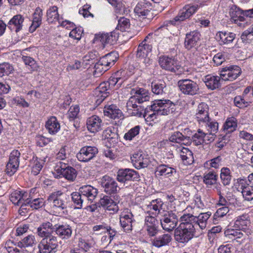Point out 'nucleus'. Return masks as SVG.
Instances as JSON below:
<instances>
[{
    "label": "nucleus",
    "mask_w": 253,
    "mask_h": 253,
    "mask_svg": "<svg viewBox=\"0 0 253 253\" xmlns=\"http://www.w3.org/2000/svg\"><path fill=\"white\" fill-rule=\"evenodd\" d=\"M211 213H201L198 216L184 214L180 217L181 223L174 231L175 240L181 243H186L193 237H198L203 234Z\"/></svg>",
    "instance_id": "nucleus-1"
},
{
    "label": "nucleus",
    "mask_w": 253,
    "mask_h": 253,
    "mask_svg": "<svg viewBox=\"0 0 253 253\" xmlns=\"http://www.w3.org/2000/svg\"><path fill=\"white\" fill-rule=\"evenodd\" d=\"M55 226L48 221L43 222L38 227L37 233L43 238L39 244L40 253H55L57 251L58 242L57 238L53 235Z\"/></svg>",
    "instance_id": "nucleus-2"
},
{
    "label": "nucleus",
    "mask_w": 253,
    "mask_h": 253,
    "mask_svg": "<svg viewBox=\"0 0 253 253\" xmlns=\"http://www.w3.org/2000/svg\"><path fill=\"white\" fill-rule=\"evenodd\" d=\"M241 69L237 66L226 67L222 69L220 76L208 75L205 77V83L209 89L214 90L221 85V79L233 81L241 74Z\"/></svg>",
    "instance_id": "nucleus-3"
},
{
    "label": "nucleus",
    "mask_w": 253,
    "mask_h": 253,
    "mask_svg": "<svg viewBox=\"0 0 253 253\" xmlns=\"http://www.w3.org/2000/svg\"><path fill=\"white\" fill-rule=\"evenodd\" d=\"M175 110V104L169 100H155L153 104L145 108L144 118L153 121L156 116L168 115Z\"/></svg>",
    "instance_id": "nucleus-4"
},
{
    "label": "nucleus",
    "mask_w": 253,
    "mask_h": 253,
    "mask_svg": "<svg viewBox=\"0 0 253 253\" xmlns=\"http://www.w3.org/2000/svg\"><path fill=\"white\" fill-rule=\"evenodd\" d=\"M69 196L61 191H56L50 194L47 201L53 208L59 210L67 209L69 206Z\"/></svg>",
    "instance_id": "nucleus-5"
},
{
    "label": "nucleus",
    "mask_w": 253,
    "mask_h": 253,
    "mask_svg": "<svg viewBox=\"0 0 253 253\" xmlns=\"http://www.w3.org/2000/svg\"><path fill=\"white\" fill-rule=\"evenodd\" d=\"M160 219L162 227L168 232L172 231L178 222V216L172 211H164L161 215Z\"/></svg>",
    "instance_id": "nucleus-6"
},
{
    "label": "nucleus",
    "mask_w": 253,
    "mask_h": 253,
    "mask_svg": "<svg viewBox=\"0 0 253 253\" xmlns=\"http://www.w3.org/2000/svg\"><path fill=\"white\" fill-rule=\"evenodd\" d=\"M151 50L152 46L146 43V39L139 45L136 57L141 67H146L150 65L151 60L147 56Z\"/></svg>",
    "instance_id": "nucleus-7"
},
{
    "label": "nucleus",
    "mask_w": 253,
    "mask_h": 253,
    "mask_svg": "<svg viewBox=\"0 0 253 253\" xmlns=\"http://www.w3.org/2000/svg\"><path fill=\"white\" fill-rule=\"evenodd\" d=\"M248 180L249 183L244 180H240L237 188L246 200L250 201L253 199V173L248 176Z\"/></svg>",
    "instance_id": "nucleus-8"
},
{
    "label": "nucleus",
    "mask_w": 253,
    "mask_h": 253,
    "mask_svg": "<svg viewBox=\"0 0 253 253\" xmlns=\"http://www.w3.org/2000/svg\"><path fill=\"white\" fill-rule=\"evenodd\" d=\"M177 84L180 90L186 95H194L199 90L198 84L191 80H181Z\"/></svg>",
    "instance_id": "nucleus-9"
},
{
    "label": "nucleus",
    "mask_w": 253,
    "mask_h": 253,
    "mask_svg": "<svg viewBox=\"0 0 253 253\" xmlns=\"http://www.w3.org/2000/svg\"><path fill=\"white\" fill-rule=\"evenodd\" d=\"M135 220L131 211L125 209L120 215V223L124 232L130 233L132 230V223Z\"/></svg>",
    "instance_id": "nucleus-10"
},
{
    "label": "nucleus",
    "mask_w": 253,
    "mask_h": 253,
    "mask_svg": "<svg viewBox=\"0 0 253 253\" xmlns=\"http://www.w3.org/2000/svg\"><path fill=\"white\" fill-rule=\"evenodd\" d=\"M98 153L97 147L85 146L82 147L77 154V158L80 162H88L94 158Z\"/></svg>",
    "instance_id": "nucleus-11"
},
{
    "label": "nucleus",
    "mask_w": 253,
    "mask_h": 253,
    "mask_svg": "<svg viewBox=\"0 0 253 253\" xmlns=\"http://www.w3.org/2000/svg\"><path fill=\"white\" fill-rule=\"evenodd\" d=\"M116 58L113 53H110L100 58V60L95 63L94 68L98 72H105L109 69V67L114 64Z\"/></svg>",
    "instance_id": "nucleus-12"
},
{
    "label": "nucleus",
    "mask_w": 253,
    "mask_h": 253,
    "mask_svg": "<svg viewBox=\"0 0 253 253\" xmlns=\"http://www.w3.org/2000/svg\"><path fill=\"white\" fill-rule=\"evenodd\" d=\"M159 63L163 69L174 73L176 72L180 68L177 60L166 56H160Z\"/></svg>",
    "instance_id": "nucleus-13"
},
{
    "label": "nucleus",
    "mask_w": 253,
    "mask_h": 253,
    "mask_svg": "<svg viewBox=\"0 0 253 253\" xmlns=\"http://www.w3.org/2000/svg\"><path fill=\"white\" fill-rule=\"evenodd\" d=\"M117 179L122 183L129 180L138 181L139 179V175L137 172L132 169H120L117 172Z\"/></svg>",
    "instance_id": "nucleus-14"
},
{
    "label": "nucleus",
    "mask_w": 253,
    "mask_h": 253,
    "mask_svg": "<svg viewBox=\"0 0 253 253\" xmlns=\"http://www.w3.org/2000/svg\"><path fill=\"white\" fill-rule=\"evenodd\" d=\"M20 156V153L17 150H14L11 152L6 169L8 174L12 175L17 171L19 166Z\"/></svg>",
    "instance_id": "nucleus-15"
},
{
    "label": "nucleus",
    "mask_w": 253,
    "mask_h": 253,
    "mask_svg": "<svg viewBox=\"0 0 253 253\" xmlns=\"http://www.w3.org/2000/svg\"><path fill=\"white\" fill-rule=\"evenodd\" d=\"M137 100L133 96L129 98L126 103V108L129 114L132 116L140 117H144V113L145 110L144 106H138L136 104Z\"/></svg>",
    "instance_id": "nucleus-16"
},
{
    "label": "nucleus",
    "mask_w": 253,
    "mask_h": 253,
    "mask_svg": "<svg viewBox=\"0 0 253 253\" xmlns=\"http://www.w3.org/2000/svg\"><path fill=\"white\" fill-rule=\"evenodd\" d=\"M28 198V193L24 191L16 190L13 192L10 196V200L15 205L20 206L21 210L26 209V201Z\"/></svg>",
    "instance_id": "nucleus-17"
},
{
    "label": "nucleus",
    "mask_w": 253,
    "mask_h": 253,
    "mask_svg": "<svg viewBox=\"0 0 253 253\" xmlns=\"http://www.w3.org/2000/svg\"><path fill=\"white\" fill-rule=\"evenodd\" d=\"M101 184L104 188V191L108 194L117 193L120 190L116 181L108 175L103 177Z\"/></svg>",
    "instance_id": "nucleus-18"
},
{
    "label": "nucleus",
    "mask_w": 253,
    "mask_h": 253,
    "mask_svg": "<svg viewBox=\"0 0 253 253\" xmlns=\"http://www.w3.org/2000/svg\"><path fill=\"white\" fill-rule=\"evenodd\" d=\"M198 5H186L181 9L174 18L175 21H182L189 18L198 9Z\"/></svg>",
    "instance_id": "nucleus-19"
},
{
    "label": "nucleus",
    "mask_w": 253,
    "mask_h": 253,
    "mask_svg": "<svg viewBox=\"0 0 253 253\" xmlns=\"http://www.w3.org/2000/svg\"><path fill=\"white\" fill-rule=\"evenodd\" d=\"M131 160L134 166L137 169L146 168L148 166L149 160L142 152H138L133 155Z\"/></svg>",
    "instance_id": "nucleus-20"
},
{
    "label": "nucleus",
    "mask_w": 253,
    "mask_h": 253,
    "mask_svg": "<svg viewBox=\"0 0 253 253\" xmlns=\"http://www.w3.org/2000/svg\"><path fill=\"white\" fill-rule=\"evenodd\" d=\"M79 191L85 199L90 201H93L98 194L97 189L90 185H85L81 187Z\"/></svg>",
    "instance_id": "nucleus-21"
},
{
    "label": "nucleus",
    "mask_w": 253,
    "mask_h": 253,
    "mask_svg": "<svg viewBox=\"0 0 253 253\" xmlns=\"http://www.w3.org/2000/svg\"><path fill=\"white\" fill-rule=\"evenodd\" d=\"M88 130L92 133H95L102 129V120L96 115L89 117L86 122Z\"/></svg>",
    "instance_id": "nucleus-22"
},
{
    "label": "nucleus",
    "mask_w": 253,
    "mask_h": 253,
    "mask_svg": "<svg viewBox=\"0 0 253 253\" xmlns=\"http://www.w3.org/2000/svg\"><path fill=\"white\" fill-rule=\"evenodd\" d=\"M106 82L100 84L99 86L96 88L95 94L96 96V102L101 103L109 94V90L112 88L108 85Z\"/></svg>",
    "instance_id": "nucleus-23"
},
{
    "label": "nucleus",
    "mask_w": 253,
    "mask_h": 253,
    "mask_svg": "<svg viewBox=\"0 0 253 253\" xmlns=\"http://www.w3.org/2000/svg\"><path fill=\"white\" fill-rule=\"evenodd\" d=\"M24 18L20 14L14 15L8 22L7 27L11 31L18 33L21 31L23 26Z\"/></svg>",
    "instance_id": "nucleus-24"
},
{
    "label": "nucleus",
    "mask_w": 253,
    "mask_h": 253,
    "mask_svg": "<svg viewBox=\"0 0 253 253\" xmlns=\"http://www.w3.org/2000/svg\"><path fill=\"white\" fill-rule=\"evenodd\" d=\"M99 204L103 208L110 211L111 213L118 212L119 209L117 203L111 197L107 196H105L101 198Z\"/></svg>",
    "instance_id": "nucleus-25"
},
{
    "label": "nucleus",
    "mask_w": 253,
    "mask_h": 253,
    "mask_svg": "<svg viewBox=\"0 0 253 253\" xmlns=\"http://www.w3.org/2000/svg\"><path fill=\"white\" fill-rule=\"evenodd\" d=\"M200 38V34L196 31H192L186 35L184 46L188 50L196 46Z\"/></svg>",
    "instance_id": "nucleus-26"
},
{
    "label": "nucleus",
    "mask_w": 253,
    "mask_h": 253,
    "mask_svg": "<svg viewBox=\"0 0 253 253\" xmlns=\"http://www.w3.org/2000/svg\"><path fill=\"white\" fill-rule=\"evenodd\" d=\"M130 93L135 98L138 103L148 101L150 98L148 91L142 88H133L131 90Z\"/></svg>",
    "instance_id": "nucleus-27"
},
{
    "label": "nucleus",
    "mask_w": 253,
    "mask_h": 253,
    "mask_svg": "<svg viewBox=\"0 0 253 253\" xmlns=\"http://www.w3.org/2000/svg\"><path fill=\"white\" fill-rule=\"evenodd\" d=\"M226 236L232 240L236 241L237 243L241 244L246 237L245 232L239 229H228L225 231Z\"/></svg>",
    "instance_id": "nucleus-28"
},
{
    "label": "nucleus",
    "mask_w": 253,
    "mask_h": 253,
    "mask_svg": "<svg viewBox=\"0 0 253 253\" xmlns=\"http://www.w3.org/2000/svg\"><path fill=\"white\" fill-rule=\"evenodd\" d=\"M169 140L171 142L181 143L185 145H190L192 142L190 136H185L179 131L174 132L169 137Z\"/></svg>",
    "instance_id": "nucleus-29"
},
{
    "label": "nucleus",
    "mask_w": 253,
    "mask_h": 253,
    "mask_svg": "<svg viewBox=\"0 0 253 253\" xmlns=\"http://www.w3.org/2000/svg\"><path fill=\"white\" fill-rule=\"evenodd\" d=\"M176 169L168 165L161 164L156 168L155 173L156 176H164L169 177L173 173H176Z\"/></svg>",
    "instance_id": "nucleus-30"
},
{
    "label": "nucleus",
    "mask_w": 253,
    "mask_h": 253,
    "mask_svg": "<svg viewBox=\"0 0 253 253\" xmlns=\"http://www.w3.org/2000/svg\"><path fill=\"white\" fill-rule=\"evenodd\" d=\"M45 127L50 134H55L60 130V125L56 118L51 116L46 122Z\"/></svg>",
    "instance_id": "nucleus-31"
},
{
    "label": "nucleus",
    "mask_w": 253,
    "mask_h": 253,
    "mask_svg": "<svg viewBox=\"0 0 253 253\" xmlns=\"http://www.w3.org/2000/svg\"><path fill=\"white\" fill-rule=\"evenodd\" d=\"M235 34L226 32H219L216 35V39L220 44H228L233 41Z\"/></svg>",
    "instance_id": "nucleus-32"
},
{
    "label": "nucleus",
    "mask_w": 253,
    "mask_h": 253,
    "mask_svg": "<svg viewBox=\"0 0 253 253\" xmlns=\"http://www.w3.org/2000/svg\"><path fill=\"white\" fill-rule=\"evenodd\" d=\"M178 151L179 152L180 157L185 165H189L194 162L193 153L188 148L184 147L179 148Z\"/></svg>",
    "instance_id": "nucleus-33"
},
{
    "label": "nucleus",
    "mask_w": 253,
    "mask_h": 253,
    "mask_svg": "<svg viewBox=\"0 0 253 253\" xmlns=\"http://www.w3.org/2000/svg\"><path fill=\"white\" fill-rule=\"evenodd\" d=\"M150 9H151L150 3L143 0L137 4L134 9V11L139 16H145L150 12Z\"/></svg>",
    "instance_id": "nucleus-34"
},
{
    "label": "nucleus",
    "mask_w": 253,
    "mask_h": 253,
    "mask_svg": "<svg viewBox=\"0 0 253 253\" xmlns=\"http://www.w3.org/2000/svg\"><path fill=\"white\" fill-rule=\"evenodd\" d=\"M104 113L105 116L113 119L120 118L122 116L121 110L119 109L117 107L114 105H111L107 107H105Z\"/></svg>",
    "instance_id": "nucleus-35"
},
{
    "label": "nucleus",
    "mask_w": 253,
    "mask_h": 253,
    "mask_svg": "<svg viewBox=\"0 0 253 253\" xmlns=\"http://www.w3.org/2000/svg\"><path fill=\"white\" fill-rule=\"evenodd\" d=\"M240 14L237 11L230 10V15L231 16V21L236 24L238 26L245 28L248 26V22L246 21V19L244 16L238 15Z\"/></svg>",
    "instance_id": "nucleus-36"
},
{
    "label": "nucleus",
    "mask_w": 253,
    "mask_h": 253,
    "mask_svg": "<svg viewBox=\"0 0 253 253\" xmlns=\"http://www.w3.org/2000/svg\"><path fill=\"white\" fill-rule=\"evenodd\" d=\"M172 240L171 236L169 234H164L155 238L152 241V245L156 247L160 248L168 245Z\"/></svg>",
    "instance_id": "nucleus-37"
},
{
    "label": "nucleus",
    "mask_w": 253,
    "mask_h": 253,
    "mask_svg": "<svg viewBox=\"0 0 253 253\" xmlns=\"http://www.w3.org/2000/svg\"><path fill=\"white\" fill-rule=\"evenodd\" d=\"M56 235H58L62 239L69 238L72 234L71 228L69 225H61L55 227Z\"/></svg>",
    "instance_id": "nucleus-38"
},
{
    "label": "nucleus",
    "mask_w": 253,
    "mask_h": 253,
    "mask_svg": "<svg viewBox=\"0 0 253 253\" xmlns=\"http://www.w3.org/2000/svg\"><path fill=\"white\" fill-rule=\"evenodd\" d=\"M47 20L48 23H53L58 21L59 24L60 23L61 20L59 18L58 13V8L56 6H53L50 7L46 12Z\"/></svg>",
    "instance_id": "nucleus-39"
},
{
    "label": "nucleus",
    "mask_w": 253,
    "mask_h": 253,
    "mask_svg": "<svg viewBox=\"0 0 253 253\" xmlns=\"http://www.w3.org/2000/svg\"><path fill=\"white\" fill-rule=\"evenodd\" d=\"M42 10L40 7H37L33 14V20L30 30L34 31L41 24Z\"/></svg>",
    "instance_id": "nucleus-40"
},
{
    "label": "nucleus",
    "mask_w": 253,
    "mask_h": 253,
    "mask_svg": "<svg viewBox=\"0 0 253 253\" xmlns=\"http://www.w3.org/2000/svg\"><path fill=\"white\" fill-rule=\"evenodd\" d=\"M36 244V241L34 236L30 235L25 237L21 241L17 243V246L20 248V250H24L25 253H27L23 248L28 247H32Z\"/></svg>",
    "instance_id": "nucleus-41"
},
{
    "label": "nucleus",
    "mask_w": 253,
    "mask_h": 253,
    "mask_svg": "<svg viewBox=\"0 0 253 253\" xmlns=\"http://www.w3.org/2000/svg\"><path fill=\"white\" fill-rule=\"evenodd\" d=\"M152 92L156 94H162L165 92L166 84L164 81L153 82L151 84Z\"/></svg>",
    "instance_id": "nucleus-42"
},
{
    "label": "nucleus",
    "mask_w": 253,
    "mask_h": 253,
    "mask_svg": "<svg viewBox=\"0 0 253 253\" xmlns=\"http://www.w3.org/2000/svg\"><path fill=\"white\" fill-rule=\"evenodd\" d=\"M44 201L42 198L33 199V197L28 198L26 201L25 207L30 206L31 208L37 210L44 205Z\"/></svg>",
    "instance_id": "nucleus-43"
},
{
    "label": "nucleus",
    "mask_w": 253,
    "mask_h": 253,
    "mask_svg": "<svg viewBox=\"0 0 253 253\" xmlns=\"http://www.w3.org/2000/svg\"><path fill=\"white\" fill-rule=\"evenodd\" d=\"M163 205L164 203L160 199H157L152 200L147 206V208L150 210H153L155 211V213H157L161 215L165 211H161V210H163Z\"/></svg>",
    "instance_id": "nucleus-44"
},
{
    "label": "nucleus",
    "mask_w": 253,
    "mask_h": 253,
    "mask_svg": "<svg viewBox=\"0 0 253 253\" xmlns=\"http://www.w3.org/2000/svg\"><path fill=\"white\" fill-rule=\"evenodd\" d=\"M71 198L74 204L76 206V208L78 209H81L82 208L83 203L85 200V198L80 193L79 191L72 193Z\"/></svg>",
    "instance_id": "nucleus-45"
},
{
    "label": "nucleus",
    "mask_w": 253,
    "mask_h": 253,
    "mask_svg": "<svg viewBox=\"0 0 253 253\" xmlns=\"http://www.w3.org/2000/svg\"><path fill=\"white\" fill-rule=\"evenodd\" d=\"M14 68L12 65L8 62H3L0 64V77L8 76L12 73Z\"/></svg>",
    "instance_id": "nucleus-46"
},
{
    "label": "nucleus",
    "mask_w": 253,
    "mask_h": 253,
    "mask_svg": "<svg viewBox=\"0 0 253 253\" xmlns=\"http://www.w3.org/2000/svg\"><path fill=\"white\" fill-rule=\"evenodd\" d=\"M220 178L224 185H228L230 183L231 175L229 169L223 168L221 169Z\"/></svg>",
    "instance_id": "nucleus-47"
},
{
    "label": "nucleus",
    "mask_w": 253,
    "mask_h": 253,
    "mask_svg": "<svg viewBox=\"0 0 253 253\" xmlns=\"http://www.w3.org/2000/svg\"><path fill=\"white\" fill-rule=\"evenodd\" d=\"M45 159L46 158H44L43 160L36 158L35 160H33L34 164L32 167L31 171L33 175H37L38 173H39L40 170L43 167V165L45 162Z\"/></svg>",
    "instance_id": "nucleus-48"
},
{
    "label": "nucleus",
    "mask_w": 253,
    "mask_h": 253,
    "mask_svg": "<svg viewBox=\"0 0 253 253\" xmlns=\"http://www.w3.org/2000/svg\"><path fill=\"white\" fill-rule=\"evenodd\" d=\"M237 127V123L234 117L228 118L224 125V130L226 133L234 131Z\"/></svg>",
    "instance_id": "nucleus-49"
},
{
    "label": "nucleus",
    "mask_w": 253,
    "mask_h": 253,
    "mask_svg": "<svg viewBox=\"0 0 253 253\" xmlns=\"http://www.w3.org/2000/svg\"><path fill=\"white\" fill-rule=\"evenodd\" d=\"M66 179L73 181H74L77 176V171L73 167H67V169L64 170L63 172L61 174Z\"/></svg>",
    "instance_id": "nucleus-50"
},
{
    "label": "nucleus",
    "mask_w": 253,
    "mask_h": 253,
    "mask_svg": "<svg viewBox=\"0 0 253 253\" xmlns=\"http://www.w3.org/2000/svg\"><path fill=\"white\" fill-rule=\"evenodd\" d=\"M204 182L206 185H212L216 183L217 175L213 171H210L206 173L203 177Z\"/></svg>",
    "instance_id": "nucleus-51"
},
{
    "label": "nucleus",
    "mask_w": 253,
    "mask_h": 253,
    "mask_svg": "<svg viewBox=\"0 0 253 253\" xmlns=\"http://www.w3.org/2000/svg\"><path fill=\"white\" fill-rule=\"evenodd\" d=\"M205 136V132H203L200 129H199L196 133L192 136V141L195 145H200L204 143V137Z\"/></svg>",
    "instance_id": "nucleus-52"
},
{
    "label": "nucleus",
    "mask_w": 253,
    "mask_h": 253,
    "mask_svg": "<svg viewBox=\"0 0 253 253\" xmlns=\"http://www.w3.org/2000/svg\"><path fill=\"white\" fill-rule=\"evenodd\" d=\"M140 127L136 126L125 133L124 138L126 140H131L133 138L138 135L139 133Z\"/></svg>",
    "instance_id": "nucleus-53"
},
{
    "label": "nucleus",
    "mask_w": 253,
    "mask_h": 253,
    "mask_svg": "<svg viewBox=\"0 0 253 253\" xmlns=\"http://www.w3.org/2000/svg\"><path fill=\"white\" fill-rule=\"evenodd\" d=\"M204 125L208 132L212 133H216L217 132L218 124L217 122L210 118L208 122H206Z\"/></svg>",
    "instance_id": "nucleus-54"
},
{
    "label": "nucleus",
    "mask_w": 253,
    "mask_h": 253,
    "mask_svg": "<svg viewBox=\"0 0 253 253\" xmlns=\"http://www.w3.org/2000/svg\"><path fill=\"white\" fill-rule=\"evenodd\" d=\"M241 39L243 42H248L253 40V24L251 27L243 32Z\"/></svg>",
    "instance_id": "nucleus-55"
},
{
    "label": "nucleus",
    "mask_w": 253,
    "mask_h": 253,
    "mask_svg": "<svg viewBox=\"0 0 253 253\" xmlns=\"http://www.w3.org/2000/svg\"><path fill=\"white\" fill-rule=\"evenodd\" d=\"M16 244L11 241L8 240L5 243V248L9 253H25L24 250L18 249L16 247H13Z\"/></svg>",
    "instance_id": "nucleus-56"
},
{
    "label": "nucleus",
    "mask_w": 253,
    "mask_h": 253,
    "mask_svg": "<svg viewBox=\"0 0 253 253\" xmlns=\"http://www.w3.org/2000/svg\"><path fill=\"white\" fill-rule=\"evenodd\" d=\"M22 58L25 64L31 67V71L37 70L38 66L33 58L30 56H23Z\"/></svg>",
    "instance_id": "nucleus-57"
},
{
    "label": "nucleus",
    "mask_w": 253,
    "mask_h": 253,
    "mask_svg": "<svg viewBox=\"0 0 253 253\" xmlns=\"http://www.w3.org/2000/svg\"><path fill=\"white\" fill-rule=\"evenodd\" d=\"M130 26L129 20L125 17H121L118 20L117 28L121 31H126Z\"/></svg>",
    "instance_id": "nucleus-58"
},
{
    "label": "nucleus",
    "mask_w": 253,
    "mask_h": 253,
    "mask_svg": "<svg viewBox=\"0 0 253 253\" xmlns=\"http://www.w3.org/2000/svg\"><path fill=\"white\" fill-rule=\"evenodd\" d=\"M249 223V222L248 220H245L241 217H239L235 221V226L236 227L238 228L239 230L244 232V230L247 229Z\"/></svg>",
    "instance_id": "nucleus-59"
},
{
    "label": "nucleus",
    "mask_w": 253,
    "mask_h": 253,
    "mask_svg": "<svg viewBox=\"0 0 253 253\" xmlns=\"http://www.w3.org/2000/svg\"><path fill=\"white\" fill-rule=\"evenodd\" d=\"M107 34H96L93 39L94 43H101L104 48L107 44Z\"/></svg>",
    "instance_id": "nucleus-60"
},
{
    "label": "nucleus",
    "mask_w": 253,
    "mask_h": 253,
    "mask_svg": "<svg viewBox=\"0 0 253 253\" xmlns=\"http://www.w3.org/2000/svg\"><path fill=\"white\" fill-rule=\"evenodd\" d=\"M79 110V107L77 105L70 107L67 114V117L69 119L70 121H72L77 117Z\"/></svg>",
    "instance_id": "nucleus-61"
},
{
    "label": "nucleus",
    "mask_w": 253,
    "mask_h": 253,
    "mask_svg": "<svg viewBox=\"0 0 253 253\" xmlns=\"http://www.w3.org/2000/svg\"><path fill=\"white\" fill-rule=\"evenodd\" d=\"M103 136L105 139L111 141L116 138V133L112 130V128L111 127H108L103 131ZM113 141V140H112Z\"/></svg>",
    "instance_id": "nucleus-62"
},
{
    "label": "nucleus",
    "mask_w": 253,
    "mask_h": 253,
    "mask_svg": "<svg viewBox=\"0 0 253 253\" xmlns=\"http://www.w3.org/2000/svg\"><path fill=\"white\" fill-rule=\"evenodd\" d=\"M147 213L149 214L148 216H146L145 219V226L146 227L148 225H155L157 224V220L154 216L151 215V213L150 211H147Z\"/></svg>",
    "instance_id": "nucleus-63"
},
{
    "label": "nucleus",
    "mask_w": 253,
    "mask_h": 253,
    "mask_svg": "<svg viewBox=\"0 0 253 253\" xmlns=\"http://www.w3.org/2000/svg\"><path fill=\"white\" fill-rule=\"evenodd\" d=\"M196 118L200 124H204L206 122H208L210 119L209 116V113H204L203 114H196Z\"/></svg>",
    "instance_id": "nucleus-64"
}]
</instances>
